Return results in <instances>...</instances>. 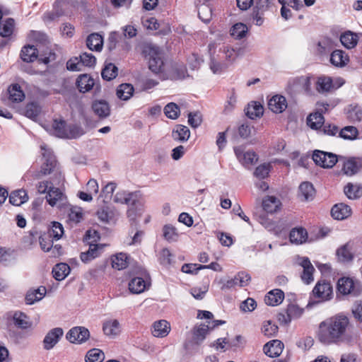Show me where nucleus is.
Wrapping results in <instances>:
<instances>
[{"label":"nucleus","instance_id":"nucleus-1","mask_svg":"<svg viewBox=\"0 0 362 362\" xmlns=\"http://www.w3.org/2000/svg\"><path fill=\"white\" fill-rule=\"evenodd\" d=\"M349 325L348 317L337 315L320 324L318 339L324 344L336 343L342 340Z\"/></svg>","mask_w":362,"mask_h":362},{"label":"nucleus","instance_id":"nucleus-2","mask_svg":"<svg viewBox=\"0 0 362 362\" xmlns=\"http://www.w3.org/2000/svg\"><path fill=\"white\" fill-rule=\"evenodd\" d=\"M143 54L146 59L148 60L149 69L156 74H160V78L163 80L168 70L160 49L153 45L146 46L143 50Z\"/></svg>","mask_w":362,"mask_h":362},{"label":"nucleus","instance_id":"nucleus-3","mask_svg":"<svg viewBox=\"0 0 362 362\" xmlns=\"http://www.w3.org/2000/svg\"><path fill=\"white\" fill-rule=\"evenodd\" d=\"M40 148L42 151V156L45 159L41 169L40 171H37L33 175L35 179H40L42 176L49 175L55 170L57 167V160L52 152L47 148L46 145L43 144L40 146Z\"/></svg>","mask_w":362,"mask_h":362},{"label":"nucleus","instance_id":"nucleus-4","mask_svg":"<svg viewBox=\"0 0 362 362\" xmlns=\"http://www.w3.org/2000/svg\"><path fill=\"white\" fill-rule=\"evenodd\" d=\"M54 134L59 138H76L79 136V129L76 127H67L64 120L54 119L52 124Z\"/></svg>","mask_w":362,"mask_h":362},{"label":"nucleus","instance_id":"nucleus-5","mask_svg":"<svg viewBox=\"0 0 362 362\" xmlns=\"http://www.w3.org/2000/svg\"><path fill=\"white\" fill-rule=\"evenodd\" d=\"M313 160L317 165L324 168H331L338 161L336 154L320 150H315L313 152Z\"/></svg>","mask_w":362,"mask_h":362},{"label":"nucleus","instance_id":"nucleus-6","mask_svg":"<svg viewBox=\"0 0 362 362\" xmlns=\"http://www.w3.org/2000/svg\"><path fill=\"white\" fill-rule=\"evenodd\" d=\"M66 337L71 343L82 344L89 339L90 332L84 327H74L67 332Z\"/></svg>","mask_w":362,"mask_h":362},{"label":"nucleus","instance_id":"nucleus-7","mask_svg":"<svg viewBox=\"0 0 362 362\" xmlns=\"http://www.w3.org/2000/svg\"><path fill=\"white\" fill-rule=\"evenodd\" d=\"M313 294L321 301L328 300L333 294L332 286L328 281H318L313 290Z\"/></svg>","mask_w":362,"mask_h":362},{"label":"nucleus","instance_id":"nucleus-8","mask_svg":"<svg viewBox=\"0 0 362 362\" xmlns=\"http://www.w3.org/2000/svg\"><path fill=\"white\" fill-rule=\"evenodd\" d=\"M63 334L64 331L61 327H55L50 329L45 335L42 341L44 349L49 351L53 349L59 341Z\"/></svg>","mask_w":362,"mask_h":362},{"label":"nucleus","instance_id":"nucleus-9","mask_svg":"<svg viewBox=\"0 0 362 362\" xmlns=\"http://www.w3.org/2000/svg\"><path fill=\"white\" fill-rule=\"evenodd\" d=\"M235 154L240 163L243 165H252L256 163L258 158L253 151H245L243 146L234 148Z\"/></svg>","mask_w":362,"mask_h":362},{"label":"nucleus","instance_id":"nucleus-10","mask_svg":"<svg viewBox=\"0 0 362 362\" xmlns=\"http://www.w3.org/2000/svg\"><path fill=\"white\" fill-rule=\"evenodd\" d=\"M298 264L303 268V272L301 275L303 281L309 284L313 281V272L315 269L312 265L308 257H303L299 258Z\"/></svg>","mask_w":362,"mask_h":362},{"label":"nucleus","instance_id":"nucleus-11","mask_svg":"<svg viewBox=\"0 0 362 362\" xmlns=\"http://www.w3.org/2000/svg\"><path fill=\"white\" fill-rule=\"evenodd\" d=\"M284 344L277 339L267 342L263 348L264 354L271 357L274 358L279 356L283 351Z\"/></svg>","mask_w":362,"mask_h":362},{"label":"nucleus","instance_id":"nucleus-12","mask_svg":"<svg viewBox=\"0 0 362 362\" xmlns=\"http://www.w3.org/2000/svg\"><path fill=\"white\" fill-rule=\"evenodd\" d=\"M355 286L354 279L349 277H341L337 282V290L343 295L356 294Z\"/></svg>","mask_w":362,"mask_h":362},{"label":"nucleus","instance_id":"nucleus-13","mask_svg":"<svg viewBox=\"0 0 362 362\" xmlns=\"http://www.w3.org/2000/svg\"><path fill=\"white\" fill-rule=\"evenodd\" d=\"M91 107L93 112L100 119L106 118L110 115V105L105 100H95L92 103Z\"/></svg>","mask_w":362,"mask_h":362},{"label":"nucleus","instance_id":"nucleus-14","mask_svg":"<svg viewBox=\"0 0 362 362\" xmlns=\"http://www.w3.org/2000/svg\"><path fill=\"white\" fill-rule=\"evenodd\" d=\"M269 108L275 113H281L287 107L286 99L283 95H276L268 103Z\"/></svg>","mask_w":362,"mask_h":362},{"label":"nucleus","instance_id":"nucleus-15","mask_svg":"<svg viewBox=\"0 0 362 362\" xmlns=\"http://www.w3.org/2000/svg\"><path fill=\"white\" fill-rule=\"evenodd\" d=\"M330 63L337 67H344L349 62V55L341 49L334 50L330 54Z\"/></svg>","mask_w":362,"mask_h":362},{"label":"nucleus","instance_id":"nucleus-16","mask_svg":"<svg viewBox=\"0 0 362 362\" xmlns=\"http://www.w3.org/2000/svg\"><path fill=\"white\" fill-rule=\"evenodd\" d=\"M351 214V207L345 204H335L331 210L332 216L334 219L342 220L349 217Z\"/></svg>","mask_w":362,"mask_h":362},{"label":"nucleus","instance_id":"nucleus-17","mask_svg":"<svg viewBox=\"0 0 362 362\" xmlns=\"http://www.w3.org/2000/svg\"><path fill=\"white\" fill-rule=\"evenodd\" d=\"M170 331L168 322L164 320L155 322L152 327V334L156 337H165Z\"/></svg>","mask_w":362,"mask_h":362},{"label":"nucleus","instance_id":"nucleus-18","mask_svg":"<svg viewBox=\"0 0 362 362\" xmlns=\"http://www.w3.org/2000/svg\"><path fill=\"white\" fill-rule=\"evenodd\" d=\"M315 194L313 185L308 182H304L299 186L298 197L302 201H311L313 199Z\"/></svg>","mask_w":362,"mask_h":362},{"label":"nucleus","instance_id":"nucleus-19","mask_svg":"<svg viewBox=\"0 0 362 362\" xmlns=\"http://www.w3.org/2000/svg\"><path fill=\"white\" fill-rule=\"evenodd\" d=\"M190 136V131L186 126L177 124L172 132V137L175 141L179 142L187 141Z\"/></svg>","mask_w":362,"mask_h":362},{"label":"nucleus","instance_id":"nucleus-20","mask_svg":"<svg viewBox=\"0 0 362 362\" xmlns=\"http://www.w3.org/2000/svg\"><path fill=\"white\" fill-rule=\"evenodd\" d=\"M284 298V293L280 289H274L269 291L264 298V302L270 306H276L281 303Z\"/></svg>","mask_w":362,"mask_h":362},{"label":"nucleus","instance_id":"nucleus-21","mask_svg":"<svg viewBox=\"0 0 362 362\" xmlns=\"http://www.w3.org/2000/svg\"><path fill=\"white\" fill-rule=\"evenodd\" d=\"M103 330L106 336L115 337L120 332L119 322L117 320H109L103 323Z\"/></svg>","mask_w":362,"mask_h":362},{"label":"nucleus","instance_id":"nucleus-22","mask_svg":"<svg viewBox=\"0 0 362 362\" xmlns=\"http://www.w3.org/2000/svg\"><path fill=\"white\" fill-rule=\"evenodd\" d=\"M46 288L40 286L37 289L29 291L25 296V302L28 305H32L42 300L46 294Z\"/></svg>","mask_w":362,"mask_h":362},{"label":"nucleus","instance_id":"nucleus-23","mask_svg":"<svg viewBox=\"0 0 362 362\" xmlns=\"http://www.w3.org/2000/svg\"><path fill=\"white\" fill-rule=\"evenodd\" d=\"M340 41L346 48L352 49L356 46L358 37L356 33L349 30L341 35Z\"/></svg>","mask_w":362,"mask_h":362},{"label":"nucleus","instance_id":"nucleus-24","mask_svg":"<svg viewBox=\"0 0 362 362\" xmlns=\"http://www.w3.org/2000/svg\"><path fill=\"white\" fill-rule=\"evenodd\" d=\"M38 57L37 49L33 45L24 46L21 52V58L25 62H33Z\"/></svg>","mask_w":362,"mask_h":362},{"label":"nucleus","instance_id":"nucleus-25","mask_svg":"<svg viewBox=\"0 0 362 362\" xmlns=\"http://www.w3.org/2000/svg\"><path fill=\"white\" fill-rule=\"evenodd\" d=\"M76 85L80 92L86 93L94 86V79L87 74L81 75L76 81Z\"/></svg>","mask_w":362,"mask_h":362},{"label":"nucleus","instance_id":"nucleus-26","mask_svg":"<svg viewBox=\"0 0 362 362\" xmlns=\"http://www.w3.org/2000/svg\"><path fill=\"white\" fill-rule=\"evenodd\" d=\"M64 194L59 188L52 187L47 192L46 199L49 205L54 206L58 202H62Z\"/></svg>","mask_w":362,"mask_h":362},{"label":"nucleus","instance_id":"nucleus-27","mask_svg":"<svg viewBox=\"0 0 362 362\" xmlns=\"http://www.w3.org/2000/svg\"><path fill=\"white\" fill-rule=\"evenodd\" d=\"M15 29V21L13 18H7L0 22V36L4 38L10 37Z\"/></svg>","mask_w":362,"mask_h":362},{"label":"nucleus","instance_id":"nucleus-28","mask_svg":"<svg viewBox=\"0 0 362 362\" xmlns=\"http://www.w3.org/2000/svg\"><path fill=\"white\" fill-rule=\"evenodd\" d=\"M344 193L349 199H356L362 196V186L359 184L348 183L344 189Z\"/></svg>","mask_w":362,"mask_h":362},{"label":"nucleus","instance_id":"nucleus-29","mask_svg":"<svg viewBox=\"0 0 362 362\" xmlns=\"http://www.w3.org/2000/svg\"><path fill=\"white\" fill-rule=\"evenodd\" d=\"M134 86L130 83H122L117 88V96L122 100H128L133 95Z\"/></svg>","mask_w":362,"mask_h":362},{"label":"nucleus","instance_id":"nucleus-30","mask_svg":"<svg viewBox=\"0 0 362 362\" xmlns=\"http://www.w3.org/2000/svg\"><path fill=\"white\" fill-rule=\"evenodd\" d=\"M210 329L209 325H200L195 327L193 329L192 340L194 344H200L206 338V334Z\"/></svg>","mask_w":362,"mask_h":362},{"label":"nucleus","instance_id":"nucleus-31","mask_svg":"<svg viewBox=\"0 0 362 362\" xmlns=\"http://www.w3.org/2000/svg\"><path fill=\"white\" fill-rule=\"evenodd\" d=\"M70 272V267L66 263H59L52 269L53 277L57 281L64 279Z\"/></svg>","mask_w":362,"mask_h":362},{"label":"nucleus","instance_id":"nucleus-32","mask_svg":"<svg viewBox=\"0 0 362 362\" xmlns=\"http://www.w3.org/2000/svg\"><path fill=\"white\" fill-rule=\"evenodd\" d=\"M28 199L27 192L24 189H18L11 192L9 202L14 206H21Z\"/></svg>","mask_w":362,"mask_h":362},{"label":"nucleus","instance_id":"nucleus-33","mask_svg":"<svg viewBox=\"0 0 362 362\" xmlns=\"http://www.w3.org/2000/svg\"><path fill=\"white\" fill-rule=\"evenodd\" d=\"M281 205L279 199L273 196H267L262 202V206L265 211L268 213H274L277 211Z\"/></svg>","mask_w":362,"mask_h":362},{"label":"nucleus","instance_id":"nucleus-34","mask_svg":"<svg viewBox=\"0 0 362 362\" xmlns=\"http://www.w3.org/2000/svg\"><path fill=\"white\" fill-rule=\"evenodd\" d=\"M86 45L90 50L100 51L103 47V37L98 33H92L87 37Z\"/></svg>","mask_w":362,"mask_h":362},{"label":"nucleus","instance_id":"nucleus-35","mask_svg":"<svg viewBox=\"0 0 362 362\" xmlns=\"http://www.w3.org/2000/svg\"><path fill=\"white\" fill-rule=\"evenodd\" d=\"M188 76L187 69L184 66H177L173 68L172 72L167 71L163 80L170 78L172 80L184 79Z\"/></svg>","mask_w":362,"mask_h":362},{"label":"nucleus","instance_id":"nucleus-36","mask_svg":"<svg viewBox=\"0 0 362 362\" xmlns=\"http://www.w3.org/2000/svg\"><path fill=\"white\" fill-rule=\"evenodd\" d=\"M101 249L102 246L98 245H90L87 252H81L80 256L81 261L84 263H87L98 257L100 254V250Z\"/></svg>","mask_w":362,"mask_h":362},{"label":"nucleus","instance_id":"nucleus-37","mask_svg":"<svg viewBox=\"0 0 362 362\" xmlns=\"http://www.w3.org/2000/svg\"><path fill=\"white\" fill-rule=\"evenodd\" d=\"M146 288L145 281L140 277L133 278L129 283V289L132 293L139 294Z\"/></svg>","mask_w":362,"mask_h":362},{"label":"nucleus","instance_id":"nucleus-38","mask_svg":"<svg viewBox=\"0 0 362 362\" xmlns=\"http://www.w3.org/2000/svg\"><path fill=\"white\" fill-rule=\"evenodd\" d=\"M9 99L15 103H19L25 98V94L18 83L12 84L8 87Z\"/></svg>","mask_w":362,"mask_h":362},{"label":"nucleus","instance_id":"nucleus-39","mask_svg":"<svg viewBox=\"0 0 362 362\" xmlns=\"http://www.w3.org/2000/svg\"><path fill=\"white\" fill-rule=\"evenodd\" d=\"M333 88L332 80L329 76L319 77L316 82V89L320 93L330 91Z\"/></svg>","mask_w":362,"mask_h":362},{"label":"nucleus","instance_id":"nucleus-40","mask_svg":"<svg viewBox=\"0 0 362 362\" xmlns=\"http://www.w3.org/2000/svg\"><path fill=\"white\" fill-rule=\"evenodd\" d=\"M308 125L313 129H320L324 124V117L320 112L310 114L307 118Z\"/></svg>","mask_w":362,"mask_h":362},{"label":"nucleus","instance_id":"nucleus-41","mask_svg":"<svg viewBox=\"0 0 362 362\" xmlns=\"http://www.w3.org/2000/svg\"><path fill=\"white\" fill-rule=\"evenodd\" d=\"M262 114L263 107L259 103L252 102L248 104L246 109V115L249 118L254 119L257 117H259Z\"/></svg>","mask_w":362,"mask_h":362},{"label":"nucleus","instance_id":"nucleus-42","mask_svg":"<svg viewBox=\"0 0 362 362\" xmlns=\"http://www.w3.org/2000/svg\"><path fill=\"white\" fill-rule=\"evenodd\" d=\"M347 117L352 122H359L362 119V107L350 105L347 110Z\"/></svg>","mask_w":362,"mask_h":362},{"label":"nucleus","instance_id":"nucleus-43","mask_svg":"<svg viewBox=\"0 0 362 362\" xmlns=\"http://www.w3.org/2000/svg\"><path fill=\"white\" fill-rule=\"evenodd\" d=\"M289 238L291 243L302 244L307 239V232L302 228H294L290 232Z\"/></svg>","mask_w":362,"mask_h":362},{"label":"nucleus","instance_id":"nucleus-44","mask_svg":"<svg viewBox=\"0 0 362 362\" xmlns=\"http://www.w3.org/2000/svg\"><path fill=\"white\" fill-rule=\"evenodd\" d=\"M13 321L16 327L21 329H27L31 327V322L28 316L21 312H16L13 315Z\"/></svg>","mask_w":362,"mask_h":362},{"label":"nucleus","instance_id":"nucleus-45","mask_svg":"<svg viewBox=\"0 0 362 362\" xmlns=\"http://www.w3.org/2000/svg\"><path fill=\"white\" fill-rule=\"evenodd\" d=\"M127 256L125 253H119L112 257V267L122 270L127 267Z\"/></svg>","mask_w":362,"mask_h":362},{"label":"nucleus","instance_id":"nucleus-46","mask_svg":"<svg viewBox=\"0 0 362 362\" xmlns=\"http://www.w3.org/2000/svg\"><path fill=\"white\" fill-rule=\"evenodd\" d=\"M117 73V67L112 63H107L103 68L101 74L104 80L111 81L116 78Z\"/></svg>","mask_w":362,"mask_h":362},{"label":"nucleus","instance_id":"nucleus-47","mask_svg":"<svg viewBox=\"0 0 362 362\" xmlns=\"http://www.w3.org/2000/svg\"><path fill=\"white\" fill-rule=\"evenodd\" d=\"M339 259L342 262H349L352 260L353 254L351 252V245L349 243L345 244L339 248L337 251Z\"/></svg>","mask_w":362,"mask_h":362},{"label":"nucleus","instance_id":"nucleus-48","mask_svg":"<svg viewBox=\"0 0 362 362\" xmlns=\"http://www.w3.org/2000/svg\"><path fill=\"white\" fill-rule=\"evenodd\" d=\"M248 31L247 27L243 23H237L233 25L230 32V35L235 39H242L245 37Z\"/></svg>","mask_w":362,"mask_h":362},{"label":"nucleus","instance_id":"nucleus-49","mask_svg":"<svg viewBox=\"0 0 362 362\" xmlns=\"http://www.w3.org/2000/svg\"><path fill=\"white\" fill-rule=\"evenodd\" d=\"M64 234V228L59 222H52L51 228L48 230L47 235L53 240H58Z\"/></svg>","mask_w":362,"mask_h":362},{"label":"nucleus","instance_id":"nucleus-50","mask_svg":"<svg viewBox=\"0 0 362 362\" xmlns=\"http://www.w3.org/2000/svg\"><path fill=\"white\" fill-rule=\"evenodd\" d=\"M133 193H127L124 191L118 192L113 198L114 202L125 204H134L135 200H132Z\"/></svg>","mask_w":362,"mask_h":362},{"label":"nucleus","instance_id":"nucleus-51","mask_svg":"<svg viewBox=\"0 0 362 362\" xmlns=\"http://www.w3.org/2000/svg\"><path fill=\"white\" fill-rule=\"evenodd\" d=\"M360 168V165L354 159H349L344 163L343 171L344 174L349 176H351L356 174Z\"/></svg>","mask_w":362,"mask_h":362},{"label":"nucleus","instance_id":"nucleus-52","mask_svg":"<svg viewBox=\"0 0 362 362\" xmlns=\"http://www.w3.org/2000/svg\"><path fill=\"white\" fill-rule=\"evenodd\" d=\"M105 359L104 353L99 349H92L86 356V362H102Z\"/></svg>","mask_w":362,"mask_h":362},{"label":"nucleus","instance_id":"nucleus-53","mask_svg":"<svg viewBox=\"0 0 362 362\" xmlns=\"http://www.w3.org/2000/svg\"><path fill=\"white\" fill-rule=\"evenodd\" d=\"M358 134V130L355 127L347 126L340 130L339 136L344 139L353 140L357 137Z\"/></svg>","mask_w":362,"mask_h":362},{"label":"nucleus","instance_id":"nucleus-54","mask_svg":"<svg viewBox=\"0 0 362 362\" xmlns=\"http://www.w3.org/2000/svg\"><path fill=\"white\" fill-rule=\"evenodd\" d=\"M164 112L167 117L175 119L180 115V108L175 103H170L164 107Z\"/></svg>","mask_w":362,"mask_h":362},{"label":"nucleus","instance_id":"nucleus-55","mask_svg":"<svg viewBox=\"0 0 362 362\" xmlns=\"http://www.w3.org/2000/svg\"><path fill=\"white\" fill-rule=\"evenodd\" d=\"M163 236L168 241H175L177 240L178 234L176 228L172 225H165L163 227Z\"/></svg>","mask_w":362,"mask_h":362},{"label":"nucleus","instance_id":"nucleus-56","mask_svg":"<svg viewBox=\"0 0 362 362\" xmlns=\"http://www.w3.org/2000/svg\"><path fill=\"white\" fill-rule=\"evenodd\" d=\"M97 215L98 218L105 223L109 222L114 217L113 211L108 206H104L99 209Z\"/></svg>","mask_w":362,"mask_h":362},{"label":"nucleus","instance_id":"nucleus-57","mask_svg":"<svg viewBox=\"0 0 362 362\" xmlns=\"http://www.w3.org/2000/svg\"><path fill=\"white\" fill-rule=\"evenodd\" d=\"M79 60L81 64V66H88L92 67L95 65L96 59L91 53L84 52L81 54L79 57Z\"/></svg>","mask_w":362,"mask_h":362},{"label":"nucleus","instance_id":"nucleus-58","mask_svg":"<svg viewBox=\"0 0 362 362\" xmlns=\"http://www.w3.org/2000/svg\"><path fill=\"white\" fill-rule=\"evenodd\" d=\"M277 331L278 327L275 324L272 323L271 321L264 322L262 327V333L268 337L274 336Z\"/></svg>","mask_w":362,"mask_h":362},{"label":"nucleus","instance_id":"nucleus-59","mask_svg":"<svg viewBox=\"0 0 362 362\" xmlns=\"http://www.w3.org/2000/svg\"><path fill=\"white\" fill-rule=\"evenodd\" d=\"M202 122V116L199 112H189L188 114V123L192 128H197Z\"/></svg>","mask_w":362,"mask_h":362},{"label":"nucleus","instance_id":"nucleus-60","mask_svg":"<svg viewBox=\"0 0 362 362\" xmlns=\"http://www.w3.org/2000/svg\"><path fill=\"white\" fill-rule=\"evenodd\" d=\"M270 171V165L264 163L257 166L254 172V175L259 179L265 178Z\"/></svg>","mask_w":362,"mask_h":362},{"label":"nucleus","instance_id":"nucleus-61","mask_svg":"<svg viewBox=\"0 0 362 362\" xmlns=\"http://www.w3.org/2000/svg\"><path fill=\"white\" fill-rule=\"evenodd\" d=\"M47 235L44 234L40 236L39 241L40 247L45 252H48L52 247L53 240H50Z\"/></svg>","mask_w":362,"mask_h":362},{"label":"nucleus","instance_id":"nucleus-62","mask_svg":"<svg viewBox=\"0 0 362 362\" xmlns=\"http://www.w3.org/2000/svg\"><path fill=\"white\" fill-rule=\"evenodd\" d=\"M257 307L256 301L251 298H247L240 304V310L243 312H251Z\"/></svg>","mask_w":362,"mask_h":362},{"label":"nucleus","instance_id":"nucleus-63","mask_svg":"<svg viewBox=\"0 0 362 362\" xmlns=\"http://www.w3.org/2000/svg\"><path fill=\"white\" fill-rule=\"evenodd\" d=\"M295 82H298L300 87L306 92L309 93L311 90L310 78L308 76H300L295 78Z\"/></svg>","mask_w":362,"mask_h":362},{"label":"nucleus","instance_id":"nucleus-64","mask_svg":"<svg viewBox=\"0 0 362 362\" xmlns=\"http://www.w3.org/2000/svg\"><path fill=\"white\" fill-rule=\"evenodd\" d=\"M39 113V107L35 103H31L26 105L25 116L29 118H35Z\"/></svg>","mask_w":362,"mask_h":362}]
</instances>
